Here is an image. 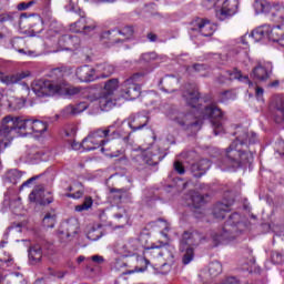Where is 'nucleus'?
Here are the masks:
<instances>
[{"instance_id": "nucleus-1", "label": "nucleus", "mask_w": 284, "mask_h": 284, "mask_svg": "<svg viewBox=\"0 0 284 284\" xmlns=\"http://www.w3.org/2000/svg\"><path fill=\"white\" fill-rule=\"evenodd\" d=\"M234 135L235 140L226 149V159L235 169L252 165L254 152L250 150V145L256 143V134L252 133L250 136L245 129H237Z\"/></svg>"}, {"instance_id": "nucleus-2", "label": "nucleus", "mask_w": 284, "mask_h": 284, "mask_svg": "<svg viewBox=\"0 0 284 284\" xmlns=\"http://www.w3.org/2000/svg\"><path fill=\"white\" fill-rule=\"evenodd\" d=\"M109 136H112V139H118L119 131H116V125L112 124L104 129H98L93 132H91L83 141H82V148L87 152H91L92 150H99L101 148V152H108L109 149H106L105 143H108Z\"/></svg>"}, {"instance_id": "nucleus-3", "label": "nucleus", "mask_w": 284, "mask_h": 284, "mask_svg": "<svg viewBox=\"0 0 284 284\" xmlns=\"http://www.w3.org/2000/svg\"><path fill=\"white\" fill-rule=\"evenodd\" d=\"M32 124V120H26L23 118H13L12 115H7L2 119V128L0 129V152L8 148V142L10 139V132L12 130H20L24 132L23 135L30 134V125Z\"/></svg>"}, {"instance_id": "nucleus-4", "label": "nucleus", "mask_w": 284, "mask_h": 284, "mask_svg": "<svg viewBox=\"0 0 284 284\" xmlns=\"http://www.w3.org/2000/svg\"><path fill=\"white\" fill-rule=\"evenodd\" d=\"M251 43H258V41H263L265 37L273 41L274 43H278L284 48V26H275L271 28L267 24L256 28L251 33Z\"/></svg>"}, {"instance_id": "nucleus-5", "label": "nucleus", "mask_w": 284, "mask_h": 284, "mask_svg": "<svg viewBox=\"0 0 284 284\" xmlns=\"http://www.w3.org/2000/svg\"><path fill=\"white\" fill-rule=\"evenodd\" d=\"M119 90V79H111L104 83V94L99 98L101 110H110L114 105L112 95Z\"/></svg>"}, {"instance_id": "nucleus-6", "label": "nucleus", "mask_w": 284, "mask_h": 284, "mask_svg": "<svg viewBox=\"0 0 284 284\" xmlns=\"http://www.w3.org/2000/svg\"><path fill=\"white\" fill-rule=\"evenodd\" d=\"M32 91L38 97H52V94L61 92V88L59 87V82L38 80L33 82Z\"/></svg>"}, {"instance_id": "nucleus-7", "label": "nucleus", "mask_w": 284, "mask_h": 284, "mask_svg": "<svg viewBox=\"0 0 284 284\" xmlns=\"http://www.w3.org/2000/svg\"><path fill=\"white\" fill-rule=\"evenodd\" d=\"M239 6L241 2L239 0H225L221 8L215 11V17L219 21H227L239 13Z\"/></svg>"}, {"instance_id": "nucleus-8", "label": "nucleus", "mask_w": 284, "mask_h": 284, "mask_svg": "<svg viewBox=\"0 0 284 284\" xmlns=\"http://www.w3.org/2000/svg\"><path fill=\"white\" fill-rule=\"evenodd\" d=\"M270 116L277 125L284 123V95H276L270 104Z\"/></svg>"}, {"instance_id": "nucleus-9", "label": "nucleus", "mask_w": 284, "mask_h": 284, "mask_svg": "<svg viewBox=\"0 0 284 284\" xmlns=\"http://www.w3.org/2000/svg\"><path fill=\"white\" fill-rule=\"evenodd\" d=\"M163 245L164 244L161 242L160 245H153L150 248H145L143 258L145 265H150V260H148V256H152L153 258H158V256H165V258H174L172 247H163Z\"/></svg>"}, {"instance_id": "nucleus-10", "label": "nucleus", "mask_w": 284, "mask_h": 284, "mask_svg": "<svg viewBox=\"0 0 284 284\" xmlns=\"http://www.w3.org/2000/svg\"><path fill=\"white\" fill-rule=\"evenodd\" d=\"M121 97L122 99H125V101H134V99L141 97V88L134 83L132 78L123 82Z\"/></svg>"}, {"instance_id": "nucleus-11", "label": "nucleus", "mask_w": 284, "mask_h": 284, "mask_svg": "<svg viewBox=\"0 0 284 284\" xmlns=\"http://www.w3.org/2000/svg\"><path fill=\"white\" fill-rule=\"evenodd\" d=\"M251 77L253 81H260V83L267 81L272 77V63L257 64L253 68Z\"/></svg>"}, {"instance_id": "nucleus-12", "label": "nucleus", "mask_w": 284, "mask_h": 284, "mask_svg": "<svg viewBox=\"0 0 284 284\" xmlns=\"http://www.w3.org/2000/svg\"><path fill=\"white\" fill-rule=\"evenodd\" d=\"M79 45V38L71 36H62L57 38V44L53 52H63V50H75Z\"/></svg>"}, {"instance_id": "nucleus-13", "label": "nucleus", "mask_w": 284, "mask_h": 284, "mask_svg": "<svg viewBox=\"0 0 284 284\" xmlns=\"http://www.w3.org/2000/svg\"><path fill=\"white\" fill-rule=\"evenodd\" d=\"M74 77L80 83H90L97 79V71L90 65H82L75 69Z\"/></svg>"}, {"instance_id": "nucleus-14", "label": "nucleus", "mask_w": 284, "mask_h": 284, "mask_svg": "<svg viewBox=\"0 0 284 284\" xmlns=\"http://www.w3.org/2000/svg\"><path fill=\"white\" fill-rule=\"evenodd\" d=\"M227 121V116H225V112L221 110L217 105H214V135L225 134V123Z\"/></svg>"}, {"instance_id": "nucleus-15", "label": "nucleus", "mask_w": 284, "mask_h": 284, "mask_svg": "<svg viewBox=\"0 0 284 284\" xmlns=\"http://www.w3.org/2000/svg\"><path fill=\"white\" fill-rule=\"evenodd\" d=\"M88 110V104L84 102H80L78 104H69L60 112V115L63 119H70L71 116H77V114H81V112H85Z\"/></svg>"}, {"instance_id": "nucleus-16", "label": "nucleus", "mask_w": 284, "mask_h": 284, "mask_svg": "<svg viewBox=\"0 0 284 284\" xmlns=\"http://www.w3.org/2000/svg\"><path fill=\"white\" fill-rule=\"evenodd\" d=\"M122 37V41H125L128 39H132L134 37V29L132 27H124L121 30L118 31H106L103 33V37L106 39H110L114 43H119L118 40H113L112 37Z\"/></svg>"}, {"instance_id": "nucleus-17", "label": "nucleus", "mask_w": 284, "mask_h": 284, "mask_svg": "<svg viewBox=\"0 0 284 284\" xmlns=\"http://www.w3.org/2000/svg\"><path fill=\"white\" fill-rule=\"evenodd\" d=\"M58 88H61V90L58 91V94H68L69 97L81 94V92H90V90L83 89L81 87L69 85L68 82H65L64 80L58 82Z\"/></svg>"}, {"instance_id": "nucleus-18", "label": "nucleus", "mask_w": 284, "mask_h": 284, "mask_svg": "<svg viewBox=\"0 0 284 284\" xmlns=\"http://www.w3.org/2000/svg\"><path fill=\"white\" fill-rule=\"evenodd\" d=\"M192 30H199L203 37H212L214 34V30L212 29V24L203 19H197L193 22Z\"/></svg>"}, {"instance_id": "nucleus-19", "label": "nucleus", "mask_w": 284, "mask_h": 284, "mask_svg": "<svg viewBox=\"0 0 284 284\" xmlns=\"http://www.w3.org/2000/svg\"><path fill=\"white\" fill-rule=\"evenodd\" d=\"M43 186H36L29 194L30 203H38L39 205H50L52 200H43Z\"/></svg>"}, {"instance_id": "nucleus-20", "label": "nucleus", "mask_w": 284, "mask_h": 284, "mask_svg": "<svg viewBox=\"0 0 284 284\" xmlns=\"http://www.w3.org/2000/svg\"><path fill=\"white\" fill-rule=\"evenodd\" d=\"M186 205L199 210V207H203V205H205V197L199 194V192H190L189 196H186Z\"/></svg>"}, {"instance_id": "nucleus-21", "label": "nucleus", "mask_w": 284, "mask_h": 284, "mask_svg": "<svg viewBox=\"0 0 284 284\" xmlns=\"http://www.w3.org/2000/svg\"><path fill=\"white\" fill-rule=\"evenodd\" d=\"M64 231H59L61 239L64 236H74L79 232V222L77 220H70L63 225Z\"/></svg>"}, {"instance_id": "nucleus-22", "label": "nucleus", "mask_w": 284, "mask_h": 284, "mask_svg": "<svg viewBox=\"0 0 284 284\" xmlns=\"http://www.w3.org/2000/svg\"><path fill=\"white\" fill-rule=\"evenodd\" d=\"M43 156V153L37 148L28 149L20 158L22 163H32V161H39Z\"/></svg>"}, {"instance_id": "nucleus-23", "label": "nucleus", "mask_w": 284, "mask_h": 284, "mask_svg": "<svg viewBox=\"0 0 284 284\" xmlns=\"http://www.w3.org/2000/svg\"><path fill=\"white\" fill-rule=\"evenodd\" d=\"M273 7L274 4L267 0H255L253 4L256 14H270Z\"/></svg>"}, {"instance_id": "nucleus-24", "label": "nucleus", "mask_w": 284, "mask_h": 284, "mask_svg": "<svg viewBox=\"0 0 284 284\" xmlns=\"http://www.w3.org/2000/svg\"><path fill=\"white\" fill-rule=\"evenodd\" d=\"M207 170H210V162L207 160H201L191 166V172L196 178L203 176Z\"/></svg>"}, {"instance_id": "nucleus-25", "label": "nucleus", "mask_w": 284, "mask_h": 284, "mask_svg": "<svg viewBox=\"0 0 284 284\" xmlns=\"http://www.w3.org/2000/svg\"><path fill=\"white\" fill-rule=\"evenodd\" d=\"M232 211V203H223V202H217L214 207V216L215 219H225V215L227 212Z\"/></svg>"}, {"instance_id": "nucleus-26", "label": "nucleus", "mask_w": 284, "mask_h": 284, "mask_svg": "<svg viewBox=\"0 0 284 284\" xmlns=\"http://www.w3.org/2000/svg\"><path fill=\"white\" fill-rule=\"evenodd\" d=\"M129 125L130 128H132V130H142V128H145V125H148V116L143 114L131 116Z\"/></svg>"}, {"instance_id": "nucleus-27", "label": "nucleus", "mask_w": 284, "mask_h": 284, "mask_svg": "<svg viewBox=\"0 0 284 284\" xmlns=\"http://www.w3.org/2000/svg\"><path fill=\"white\" fill-rule=\"evenodd\" d=\"M48 130V124L39 120H31L29 134H43Z\"/></svg>"}, {"instance_id": "nucleus-28", "label": "nucleus", "mask_w": 284, "mask_h": 284, "mask_svg": "<svg viewBox=\"0 0 284 284\" xmlns=\"http://www.w3.org/2000/svg\"><path fill=\"white\" fill-rule=\"evenodd\" d=\"M21 176H23V174L21 173V171L17 170V169H11L8 170L4 173V181H7L8 183H17L18 181H21Z\"/></svg>"}, {"instance_id": "nucleus-29", "label": "nucleus", "mask_w": 284, "mask_h": 284, "mask_svg": "<svg viewBox=\"0 0 284 284\" xmlns=\"http://www.w3.org/2000/svg\"><path fill=\"white\" fill-rule=\"evenodd\" d=\"M69 192H73L67 194L69 199H81L83 196V184L81 182H75L72 186L68 187Z\"/></svg>"}, {"instance_id": "nucleus-30", "label": "nucleus", "mask_w": 284, "mask_h": 284, "mask_svg": "<svg viewBox=\"0 0 284 284\" xmlns=\"http://www.w3.org/2000/svg\"><path fill=\"white\" fill-rule=\"evenodd\" d=\"M272 20L275 23H281L284 21V7L273 6L270 12Z\"/></svg>"}, {"instance_id": "nucleus-31", "label": "nucleus", "mask_w": 284, "mask_h": 284, "mask_svg": "<svg viewBox=\"0 0 284 284\" xmlns=\"http://www.w3.org/2000/svg\"><path fill=\"white\" fill-rule=\"evenodd\" d=\"M183 97L186 98V103L187 105H191V108H196V105H199V101H201V94L199 91L186 92Z\"/></svg>"}, {"instance_id": "nucleus-32", "label": "nucleus", "mask_w": 284, "mask_h": 284, "mask_svg": "<svg viewBox=\"0 0 284 284\" xmlns=\"http://www.w3.org/2000/svg\"><path fill=\"white\" fill-rule=\"evenodd\" d=\"M28 74L26 73H18L16 75H4L2 78V83H6L7 85H13V83H19L22 79H26Z\"/></svg>"}, {"instance_id": "nucleus-33", "label": "nucleus", "mask_w": 284, "mask_h": 284, "mask_svg": "<svg viewBox=\"0 0 284 284\" xmlns=\"http://www.w3.org/2000/svg\"><path fill=\"white\" fill-rule=\"evenodd\" d=\"M42 257H43V252H41V246L36 245V246L30 248L29 258L31 261H34L36 263H39V261H41Z\"/></svg>"}, {"instance_id": "nucleus-34", "label": "nucleus", "mask_w": 284, "mask_h": 284, "mask_svg": "<svg viewBox=\"0 0 284 284\" xmlns=\"http://www.w3.org/2000/svg\"><path fill=\"white\" fill-rule=\"evenodd\" d=\"M43 24V20H41V17L39 16H30L29 17V28L33 30V32H39L41 30ZM37 26H40V29H37Z\"/></svg>"}, {"instance_id": "nucleus-35", "label": "nucleus", "mask_w": 284, "mask_h": 284, "mask_svg": "<svg viewBox=\"0 0 284 284\" xmlns=\"http://www.w3.org/2000/svg\"><path fill=\"white\" fill-rule=\"evenodd\" d=\"M219 99L221 103L225 101H234L236 99V93L233 90H226L219 93Z\"/></svg>"}, {"instance_id": "nucleus-36", "label": "nucleus", "mask_w": 284, "mask_h": 284, "mask_svg": "<svg viewBox=\"0 0 284 284\" xmlns=\"http://www.w3.org/2000/svg\"><path fill=\"white\" fill-rule=\"evenodd\" d=\"M94 200L91 196H85L82 204L75 206V212H85L92 207Z\"/></svg>"}, {"instance_id": "nucleus-37", "label": "nucleus", "mask_w": 284, "mask_h": 284, "mask_svg": "<svg viewBox=\"0 0 284 284\" xmlns=\"http://www.w3.org/2000/svg\"><path fill=\"white\" fill-rule=\"evenodd\" d=\"M234 77V79H237V81H245L248 85H253V83L250 81V77L243 75V72L239 69H233V72L229 71V77Z\"/></svg>"}, {"instance_id": "nucleus-38", "label": "nucleus", "mask_w": 284, "mask_h": 284, "mask_svg": "<svg viewBox=\"0 0 284 284\" xmlns=\"http://www.w3.org/2000/svg\"><path fill=\"white\" fill-rule=\"evenodd\" d=\"M97 30V22L94 20L84 18V29L82 34H92Z\"/></svg>"}, {"instance_id": "nucleus-39", "label": "nucleus", "mask_w": 284, "mask_h": 284, "mask_svg": "<svg viewBox=\"0 0 284 284\" xmlns=\"http://www.w3.org/2000/svg\"><path fill=\"white\" fill-rule=\"evenodd\" d=\"M85 26V18H81L79 21L72 23L70 26V30L71 32H81L83 34V30H84V27Z\"/></svg>"}, {"instance_id": "nucleus-40", "label": "nucleus", "mask_w": 284, "mask_h": 284, "mask_svg": "<svg viewBox=\"0 0 284 284\" xmlns=\"http://www.w3.org/2000/svg\"><path fill=\"white\" fill-rule=\"evenodd\" d=\"M271 261L274 265H283L284 263V253L278 251H273L271 254Z\"/></svg>"}, {"instance_id": "nucleus-41", "label": "nucleus", "mask_w": 284, "mask_h": 284, "mask_svg": "<svg viewBox=\"0 0 284 284\" xmlns=\"http://www.w3.org/2000/svg\"><path fill=\"white\" fill-rule=\"evenodd\" d=\"M42 223L44 227H54V223H57V215L52 213H48L43 217Z\"/></svg>"}, {"instance_id": "nucleus-42", "label": "nucleus", "mask_w": 284, "mask_h": 284, "mask_svg": "<svg viewBox=\"0 0 284 284\" xmlns=\"http://www.w3.org/2000/svg\"><path fill=\"white\" fill-rule=\"evenodd\" d=\"M125 250H128L129 254H132L134 252H136V250H139V240H129L125 244H124Z\"/></svg>"}, {"instance_id": "nucleus-43", "label": "nucleus", "mask_w": 284, "mask_h": 284, "mask_svg": "<svg viewBox=\"0 0 284 284\" xmlns=\"http://www.w3.org/2000/svg\"><path fill=\"white\" fill-rule=\"evenodd\" d=\"M101 70L103 78L112 77V74H114V65L112 64L105 63L101 67Z\"/></svg>"}, {"instance_id": "nucleus-44", "label": "nucleus", "mask_w": 284, "mask_h": 284, "mask_svg": "<svg viewBox=\"0 0 284 284\" xmlns=\"http://www.w3.org/2000/svg\"><path fill=\"white\" fill-rule=\"evenodd\" d=\"M239 223H241V215L237 212L232 213L226 221V225H239Z\"/></svg>"}, {"instance_id": "nucleus-45", "label": "nucleus", "mask_w": 284, "mask_h": 284, "mask_svg": "<svg viewBox=\"0 0 284 284\" xmlns=\"http://www.w3.org/2000/svg\"><path fill=\"white\" fill-rule=\"evenodd\" d=\"M192 258H194V250L186 248V252H185V254L183 256V260H182L183 264L187 265V264L192 263Z\"/></svg>"}, {"instance_id": "nucleus-46", "label": "nucleus", "mask_w": 284, "mask_h": 284, "mask_svg": "<svg viewBox=\"0 0 284 284\" xmlns=\"http://www.w3.org/2000/svg\"><path fill=\"white\" fill-rule=\"evenodd\" d=\"M19 26H20V28H22V30H31L30 29V18L22 14L20 17Z\"/></svg>"}, {"instance_id": "nucleus-47", "label": "nucleus", "mask_w": 284, "mask_h": 284, "mask_svg": "<svg viewBox=\"0 0 284 284\" xmlns=\"http://www.w3.org/2000/svg\"><path fill=\"white\" fill-rule=\"evenodd\" d=\"M155 227H159L162 232H168L170 230V224L166 221L158 220L153 223Z\"/></svg>"}, {"instance_id": "nucleus-48", "label": "nucleus", "mask_w": 284, "mask_h": 284, "mask_svg": "<svg viewBox=\"0 0 284 284\" xmlns=\"http://www.w3.org/2000/svg\"><path fill=\"white\" fill-rule=\"evenodd\" d=\"M156 59V53H143L142 54V61H145L146 63H150V61H154Z\"/></svg>"}, {"instance_id": "nucleus-49", "label": "nucleus", "mask_w": 284, "mask_h": 284, "mask_svg": "<svg viewBox=\"0 0 284 284\" xmlns=\"http://www.w3.org/2000/svg\"><path fill=\"white\" fill-rule=\"evenodd\" d=\"M250 42H252V38H251L250 33H246V34L241 37V44L242 45H250Z\"/></svg>"}, {"instance_id": "nucleus-50", "label": "nucleus", "mask_w": 284, "mask_h": 284, "mask_svg": "<svg viewBox=\"0 0 284 284\" xmlns=\"http://www.w3.org/2000/svg\"><path fill=\"white\" fill-rule=\"evenodd\" d=\"M174 170L178 174H185V169L183 168V164L181 162L174 163Z\"/></svg>"}, {"instance_id": "nucleus-51", "label": "nucleus", "mask_w": 284, "mask_h": 284, "mask_svg": "<svg viewBox=\"0 0 284 284\" xmlns=\"http://www.w3.org/2000/svg\"><path fill=\"white\" fill-rule=\"evenodd\" d=\"M71 150H80L83 148V143L75 142L74 140L69 142Z\"/></svg>"}, {"instance_id": "nucleus-52", "label": "nucleus", "mask_w": 284, "mask_h": 284, "mask_svg": "<svg viewBox=\"0 0 284 284\" xmlns=\"http://www.w3.org/2000/svg\"><path fill=\"white\" fill-rule=\"evenodd\" d=\"M264 92L265 91L263 90V88L256 87V89H255V97H256V99H263Z\"/></svg>"}, {"instance_id": "nucleus-53", "label": "nucleus", "mask_w": 284, "mask_h": 284, "mask_svg": "<svg viewBox=\"0 0 284 284\" xmlns=\"http://www.w3.org/2000/svg\"><path fill=\"white\" fill-rule=\"evenodd\" d=\"M91 261L93 262V263H98L99 265H101V263H103V256H101V255H93V256H91Z\"/></svg>"}, {"instance_id": "nucleus-54", "label": "nucleus", "mask_w": 284, "mask_h": 284, "mask_svg": "<svg viewBox=\"0 0 284 284\" xmlns=\"http://www.w3.org/2000/svg\"><path fill=\"white\" fill-rule=\"evenodd\" d=\"M215 274H223V264L221 262H215Z\"/></svg>"}, {"instance_id": "nucleus-55", "label": "nucleus", "mask_w": 284, "mask_h": 284, "mask_svg": "<svg viewBox=\"0 0 284 284\" xmlns=\"http://www.w3.org/2000/svg\"><path fill=\"white\" fill-rule=\"evenodd\" d=\"M30 6H32V2H21L18 4V10H28V8H30Z\"/></svg>"}, {"instance_id": "nucleus-56", "label": "nucleus", "mask_w": 284, "mask_h": 284, "mask_svg": "<svg viewBox=\"0 0 284 284\" xmlns=\"http://www.w3.org/2000/svg\"><path fill=\"white\" fill-rule=\"evenodd\" d=\"M193 69L195 70V72H201L203 70H207V67H205L204 64H194Z\"/></svg>"}, {"instance_id": "nucleus-57", "label": "nucleus", "mask_w": 284, "mask_h": 284, "mask_svg": "<svg viewBox=\"0 0 284 284\" xmlns=\"http://www.w3.org/2000/svg\"><path fill=\"white\" fill-rule=\"evenodd\" d=\"M37 179H39V176H33V178L27 180V181L22 184V187H28V185H30V183H32L33 181H37Z\"/></svg>"}, {"instance_id": "nucleus-58", "label": "nucleus", "mask_w": 284, "mask_h": 284, "mask_svg": "<svg viewBox=\"0 0 284 284\" xmlns=\"http://www.w3.org/2000/svg\"><path fill=\"white\" fill-rule=\"evenodd\" d=\"M185 239H190V233H184L183 235V240L181 242V247H185V245H187V242L185 241Z\"/></svg>"}, {"instance_id": "nucleus-59", "label": "nucleus", "mask_w": 284, "mask_h": 284, "mask_svg": "<svg viewBox=\"0 0 284 284\" xmlns=\"http://www.w3.org/2000/svg\"><path fill=\"white\" fill-rule=\"evenodd\" d=\"M278 85H281V81L278 80L268 83V88H278Z\"/></svg>"}, {"instance_id": "nucleus-60", "label": "nucleus", "mask_w": 284, "mask_h": 284, "mask_svg": "<svg viewBox=\"0 0 284 284\" xmlns=\"http://www.w3.org/2000/svg\"><path fill=\"white\" fill-rule=\"evenodd\" d=\"M205 114L207 116H212V114H214V108L213 106L206 108L205 109Z\"/></svg>"}, {"instance_id": "nucleus-61", "label": "nucleus", "mask_w": 284, "mask_h": 284, "mask_svg": "<svg viewBox=\"0 0 284 284\" xmlns=\"http://www.w3.org/2000/svg\"><path fill=\"white\" fill-rule=\"evenodd\" d=\"M71 9L74 10L75 6H79V0H69Z\"/></svg>"}, {"instance_id": "nucleus-62", "label": "nucleus", "mask_w": 284, "mask_h": 284, "mask_svg": "<svg viewBox=\"0 0 284 284\" xmlns=\"http://www.w3.org/2000/svg\"><path fill=\"white\" fill-rule=\"evenodd\" d=\"M83 261H90V258H85V256H83V255H80V256L77 258V263H79V264L83 263Z\"/></svg>"}, {"instance_id": "nucleus-63", "label": "nucleus", "mask_w": 284, "mask_h": 284, "mask_svg": "<svg viewBox=\"0 0 284 284\" xmlns=\"http://www.w3.org/2000/svg\"><path fill=\"white\" fill-rule=\"evenodd\" d=\"M210 3H214V0H203V6L210 8Z\"/></svg>"}, {"instance_id": "nucleus-64", "label": "nucleus", "mask_w": 284, "mask_h": 284, "mask_svg": "<svg viewBox=\"0 0 284 284\" xmlns=\"http://www.w3.org/2000/svg\"><path fill=\"white\" fill-rule=\"evenodd\" d=\"M148 39L151 40V41H156V34H154V33H149V34H148Z\"/></svg>"}]
</instances>
